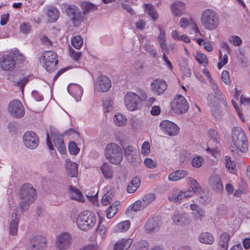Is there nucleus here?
<instances>
[{
  "instance_id": "obj_1",
  "label": "nucleus",
  "mask_w": 250,
  "mask_h": 250,
  "mask_svg": "<svg viewBox=\"0 0 250 250\" xmlns=\"http://www.w3.org/2000/svg\"><path fill=\"white\" fill-rule=\"evenodd\" d=\"M231 140L232 144L231 148H235L236 150L246 153L248 151V142L243 129L240 127H234L231 130Z\"/></svg>"
},
{
  "instance_id": "obj_2",
  "label": "nucleus",
  "mask_w": 250,
  "mask_h": 250,
  "mask_svg": "<svg viewBox=\"0 0 250 250\" xmlns=\"http://www.w3.org/2000/svg\"><path fill=\"white\" fill-rule=\"evenodd\" d=\"M146 99L145 92H141L139 96L133 92H128L125 96L124 104L128 110L134 111L141 109L143 107L142 102Z\"/></svg>"
},
{
  "instance_id": "obj_3",
  "label": "nucleus",
  "mask_w": 250,
  "mask_h": 250,
  "mask_svg": "<svg viewBox=\"0 0 250 250\" xmlns=\"http://www.w3.org/2000/svg\"><path fill=\"white\" fill-rule=\"evenodd\" d=\"M20 197L21 202L20 206L23 212L28 209L30 205L33 203L36 197V190L30 184H24L21 188Z\"/></svg>"
},
{
  "instance_id": "obj_4",
  "label": "nucleus",
  "mask_w": 250,
  "mask_h": 250,
  "mask_svg": "<svg viewBox=\"0 0 250 250\" xmlns=\"http://www.w3.org/2000/svg\"><path fill=\"white\" fill-rule=\"evenodd\" d=\"M97 222L95 214L90 211H84L77 217L76 223L78 228L83 230H87L93 228Z\"/></svg>"
},
{
  "instance_id": "obj_5",
  "label": "nucleus",
  "mask_w": 250,
  "mask_h": 250,
  "mask_svg": "<svg viewBox=\"0 0 250 250\" xmlns=\"http://www.w3.org/2000/svg\"><path fill=\"white\" fill-rule=\"evenodd\" d=\"M201 22L205 29L213 30L216 29L219 24V17L215 11L207 9L201 14Z\"/></svg>"
},
{
  "instance_id": "obj_6",
  "label": "nucleus",
  "mask_w": 250,
  "mask_h": 250,
  "mask_svg": "<svg viewBox=\"0 0 250 250\" xmlns=\"http://www.w3.org/2000/svg\"><path fill=\"white\" fill-rule=\"evenodd\" d=\"M104 156L110 163L118 165L123 160V152L120 146L116 143L106 145L104 151Z\"/></svg>"
},
{
  "instance_id": "obj_7",
  "label": "nucleus",
  "mask_w": 250,
  "mask_h": 250,
  "mask_svg": "<svg viewBox=\"0 0 250 250\" xmlns=\"http://www.w3.org/2000/svg\"><path fill=\"white\" fill-rule=\"evenodd\" d=\"M41 63L47 71H54L56 69L58 64L57 54L51 51L43 53L41 57Z\"/></svg>"
},
{
  "instance_id": "obj_8",
  "label": "nucleus",
  "mask_w": 250,
  "mask_h": 250,
  "mask_svg": "<svg viewBox=\"0 0 250 250\" xmlns=\"http://www.w3.org/2000/svg\"><path fill=\"white\" fill-rule=\"evenodd\" d=\"M73 242L71 234L67 232H62L56 237L55 247L58 250H67Z\"/></svg>"
},
{
  "instance_id": "obj_9",
  "label": "nucleus",
  "mask_w": 250,
  "mask_h": 250,
  "mask_svg": "<svg viewBox=\"0 0 250 250\" xmlns=\"http://www.w3.org/2000/svg\"><path fill=\"white\" fill-rule=\"evenodd\" d=\"M171 107L173 112L178 114H183L187 112L189 106L185 98L177 94L171 103Z\"/></svg>"
},
{
  "instance_id": "obj_10",
  "label": "nucleus",
  "mask_w": 250,
  "mask_h": 250,
  "mask_svg": "<svg viewBox=\"0 0 250 250\" xmlns=\"http://www.w3.org/2000/svg\"><path fill=\"white\" fill-rule=\"evenodd\" d=\"M8 111L11 116L17 118L22 117L25 114L24 108L19 100H13L9 103Z\"/></svg>"
},
{
  "instance_id": "obj_11",
  "label": "nucleus",
  "mask_w": 250,
  "mask_h": 250,
  "mask_svg": "<svg viewBox=\"0 0 250 250\" xmlns=\"http://www.w3.org/2000/svg\"><path fill=\"white\" fill-rule=\"evenodd\" d=\"M159 126L162 131L170 136L177 135L180 131L179 127L175 124L167 120L162 121Z\"/></svg>"
},
{
  "instance_id": "obj_12",
  "label": "nucleus",
  "mask_w": 250,
  "mask_h": 250,
  "mask_svg": "<svg viewBox=\"0 0 250 250\" xmlns=\"http://www.w3.org/2000/svg\"><path fill=\"white\" fill-rule=\"evenodd\" d=\"M22 138L24 145L28 148L34 149L36 148L39 145V138L37 134L33 131H26L23 134Z\"/></svg>"
},
{
  "instance_id": "obj_13",
  "label": "nucleus",
  "mask_w": 250,
  "mask_h": 250,
  "mask_svg": "<svg viewBox=\"0 0 250 250\" xmlns=\"http://www.w3.org/2000/svg\"><path fill=\"white\" fill-rule=\"evenodd\" d=\"M66 11L67 15L72 20L73 24L75 26H78L83 21V17L81 11L77 7H68Z\"/></svg>"
},
{
  "instance_id": "obj_14",
  "label": "nucleus",
  "mask_w": 250,
  "mask_h": 250,
  "mask_svg": "<svg viewBox=\"0 0 250 250\" xmlns=\"http://www.w3.org/2000/svg\"><path fill=\"white\" fill-rule=\"evenodd\" d=\"M0 65L4 71H11L15 67V61L11 53L3 56L0 58Z\"/></svg>"
},
{
  "instance_id": "obj_15",
  "label": "nucleus",
  "mask_w": 250,
  "mask_h": 250,
  "mask_svg": "<svg viewBox=\"0 0 250 250\" xmlns=\"http://www.w3.org/2000/svg\"><path fill=\"white\" fill-rule=\"evenodd\" d=\"M209 186L216 193H221L224 190L222 181L218 175H213L209 178Z\"/></svg>"
},
{
  "instance_id": "obj_16",
  "label": "nucleus",
  "mask_w": 250,
  "mask_h": 250,
  "mask_svg": "<svg viewBox=\"0 0 250 250\" xmlns=\"http://www.w3.org/2000/svg\"><path fill=\"white\" fill-rule=\"evenodd\" d=\"M111 86V82L108 78L101 76L98 78L95 84V89L100 92H106Z\"/></svg>"
},
{
  "instance_id": "obj_17",
  "label": "nucleus",
  "mask_w": 250,
  "mask_h": 250,
  "mask_svg": "<svg viewBox=\"0 0 250 250\" xmlns=\"http://www.w3.org/2000/svg\"><path fill=\"white\" fill-rule=\"evenodd\" d=\"M30 243L35 250H44L46 247L47 240L42 235H36L31 239Z\"/></svg>"
},
{
  "instance_id": "obj_18",
  "label": "nucleus",
  "mask_w": 250,
  "mask_h": 250,
  "mask_svg": "<svg viewBox=\"0 0 250 250\" xmlns=\"http://www.w3.org/2000/svg\"><path fill=\"white\" fill-rule=\"evenodd\" d=\"M67 91L77 102L81 100L83 94V90L80 85L76 83L69 84L67 86Z\"/></svg>"
},
{
  "instance_id": "obj_19",
  "label": "nucleus",
  "mask_w": 250,
  "mask_h": 250,
  "mask_svg": "<svg viewBox=\"0 0 250 250\" xmlns=\"http://www.w3.org/2000/svg\"><path fill=\"white\" fill-rule=\"evenodd\" d=\"M133 243L131 238H122L118 240L114 245L113 250H128Z\"/></svg>"
},
{
  "instance_id": "obj_20",
  "label": "nucleus",
  "mask_w": 250,
  "mask_h": 250,
  "mask_svg": "<svg viewBox=\"0 0 250 250\" xmlns=\"http://www.w3.org/2000/svg\"><path fill=\"white\" fill-rule=\"evenodd\" d=\"M42 11L48 17L49 20L51 22H55L59 17V11L56 8L50 6H45Z\"/></svg>"
},
{
  "instance_id": "obj_21",
  "label": "nucleus",
  "mask_w": 250,
  "mask_h": 250,
  "mask_svg": "<svg viewBox=\"0 0 250 250\" xmlns=\"http://www.w3.org/2000/svg\"><path fill=\"white\" fill-rule=\"evenodd\" d=\"M65 167L66 169L67 174L72 177H75L78 174V165L72 162L69 159L65 160Z\"/></svg>"
},
{
  "instance_id": "obj_22",
  "label": "nucleus",
  "mask_w": 250,
  "mask_h": 250,
  "mask_svg": "<svg viewBox=\"0 0 250 250\" xmlns=\"http://www.w3.org/2000/svg\"><path fill=\"white\" fill-rule=\"evenodd\" d=\"M171 12L176 17L182 15L185 11L186 6L184 2L176 0L171 5Z\"/></svg>"
},
{
  "instance_id": "obj_23",
  "label": "nucleus",
  "mask_w": 250,
  "mask_h": 250,
  "mask_svg": "<svg viewBox=\"0 0 250 250\" xmlns=\"http://www.w3.org/2000/svg\"><path fill=\"white\" fill-rule=\"evenodd\" d=\"M113 122L114 125L118 127L125 126L127 122L126 116L123 113L118 112L113 117Z\"/></svg>"
},
{
  "instance_id": "obj_24",
  "label": "nucleus",
  "mask_w": 250,
  "mask_h": 250,
  "mask_svg": "<svg viewBox=\"0 0 250 250\" xmlns=\"http://www.w3.org/2000/svg\"><path fill=\"white\" fill-rule=\"evenodd\" d=\"M100 170L105 179H111L113 178V167L108 162L104 163L100 167Z\"/></svg>"
},
{
  "instance_id": "obj_25",
  "label": "nucleus",
  "mask_w": 250,
  "mask_h": 250,
  "mask_svg": "<svg viewBox=\"0 0 250 250\" xmlns=\"http://www.w3.org/2000/svg\"><path fill=\"white\" fill-rule=\"evenodd\" d=\"M12 217L9 223V233L10 235L16 236L18 234L19 220L16 213L12 215Z\"/></svg>"
},
{
  "instance_id": "obj_26",
  "label": "nucleus",
  "mask_w": 250,
  "mask_h": 250,
  "mask_svg": "<svg viewBox=\"0 0 250 250\" xmlns=\"http://www.w3.org/2000/svg\"><path fill=\"white\" fill-rule=\"evenodd\" d=\"M173 222L177 225L184 226L188 223L185 214L175 212L172 217Z\"/></svg>"
},
{
  "instance_id": "obj_27",
  "label": "nucleus",
  "mask_w": 250,
  "mask_h": 250,
  "mask_svg": "<svg viewBox=\"0 0 250 250\" xmlns=\"http://www.w3.org/2000/svg\"><path fill=\"white\" fill-rule=\"evenodd\" d=\"M198 194L199 201L202 204L207 205L211 201V193L209 191L202 190Z\"/></svg>"
},
{
  "instance_id": "obj_28",
  "label": "nucleus",
  "mask_w": 250,
  "mask_h": 250,
  "mask_svg": "<svg viewBox=\"0 0 250 250\" xmlns=\"http://www.w3.org/2000/svg\"><path fill=\"white\" fill-rule=\"evenodd\" d=\"M53 142L55 146L61 153L63 154L65 152L66 148L63 139L61 136L58 135H54Z\"/></svg>"
},
{
  "instance_id": "obj_29",
  "label": "nucleus",
  "mask_w": 250,
  "mask_h": 250,
  "mask_svg": "<svg viewBox=\"0 0 250 250\" xmlns=\"http://www.w3.org/2000/svg\"><path fill=\"white\" fill-rule=\"evenodd\" d=\"M198 239L201 243L208 245H211L214 241L213 235L207 232L201 233L198 237Z\"/></svg>"
},
{
  "instance_id": "obj_30",
  "label": "nucleus",
  "mask_w": 250,
  "mask_h": 250,
  "mask_svg": "<svg viewBox=\"0 0 250 250\" xmlns=\"http://www.w3.org/2000/svg\"><path fill=\"white\" fill-rule=\"evenodd\" d=\"M130 227V222L128 220L124 221L118 223L114 228L115 233L124 232L126 231Z\"/></svg>"
},
{
  "instance_id": "obj_31",
  "label": "nucleus",
  "mask_w": 250,
  "mask_h": 250,
  "mask_svg": "<svg viewBox=\"0 0 250 250\" xmlns=\"http://www.w3.org/2000/svg\"><path fill=\"white\" fill-rule=\"evenodd\" d=\"M230 236L227 232H223L219 237V245L223 250H227Z\"/></svg>"
},
{
  "instance_id": "obj_32",
  "label": "nucleus",
  "mask_w": 250,
  "mask_h": 250,
  "mask_svg": "<svg viewBox=\"0 0 250 250\" xmlns=\"http://www.w3.org/2000/svg\"><path fill=\"white\" fill-rule=\"evenodd\" d=\"M187 174L186 171L177 170L169 175L168 179L171 181H176L184 178Z\"/></svg>"
},
{
  "instance_id": "obj_33",
  "label": "nucleus",
  "mask_w": 250,
  "mask_h": 250,
  "mask_svg": "<svg viewBox=\"0 0 250 250\" xmlns=\"http://www.w3.org/2000/svg\"><path fill=\"white\" fill-rule=\"evenodd\" d=\"M187 179L189 184V188L191 189L190 190L191 192L198 193L202 190V188L195 179L192 177H188Z\"/></svg>"
},
{
  "instance_id": "obj_34",
  "label": "nucleus",
  "mask_w": 250,
  "mask_h": 250,
  "mask_svg": "<svg viewBox=\"0 0 250 250\" xmlns=\"http://www.w3.org/2000/svg\"><path fill=\"white\" fill-rule=\"evenodd\" d=\"M181 70L183 72L184 75L187 77H189L191 75V70L188 67V60L186 59H182L179 63Z\"/></svg>"
},
{
  "instance_id": "obj_35",
  "label": "nucleus",
  "mask_w": 250,
  "mask_h": 250,
  "mask_svg": "<svg viewBox=\"0 0 250 250\" xmlns=\"http://www.w3.org/2000/svg\"><path fill=\"white\" fill-rule=\"evenodd\" d=\"M140 183V180L137 178H135L132 179L127 186V192L129 193H134L139 187Z\"/></svg>"
},
{
  "instance_id": "obj_36",
  "label": "nucleus",
  "mask_w": 250,
  "mask_h": 250,
  "mask_svg": "<svg viewBox=\"0 0 250 250\" xmlns=\"http://www.w3.org/2000/svg\"><path fill=\"white\" fill-rule=\"evenodd\" d=\"M103 108L104 113L107 114L114 111V103L112 100H104L103 101Z\"/></svg>"
},
{
  "instance_id": "obj_37",
  "label": "nucleus",
  "mask_w": 250,
  "mask_h": 250,
  "mask_svg": "<svg viewBox=\"0 0 250 250\" xmlns=\"http://www.w3.org/2000/svg\"><path fill=\"white\" fill-rule=\"evenodd\" d=\"M135 148L131 146H128L125 149V155L128 161L130 163H133L135 160V154H133L135 151Z\"/></svg>"
},
{
  "instance_id": "obj_38",
  "label": "nucleus",
  "mask_w": 250,
  "mask_h": 250,
  "mask_svg": "<svg viewBox=\"0 0 250 250\" xmlns=\"http://www.w3.org/2000/svg\"><path fill=\"white\" fill-rule=\"evenodd\" d=\"M209 105L211 106V111L213 116L217 119L220 120L222 118V114L218 105L209 102Z\"/></svg>"
},
{
  "instance_id": "obj_39",
  "label": "nucleus",
  "mask_w": 250,
  "mask_h": 250,
  "mask_svg": "<svg viewBox=\"0 0 250 250\" xmlns=\"http://www.w3.org/2000/svg\"><path fill=\"white\" fill-rule=\"evenodd\" d=\"M190 208L194 211V214L197 219L201 220L202 218L204 216V211L196 204H191L190 206Z\"/></svg>"
},
{
  "instance_id": "obj_40",
  "label": "nucleus",
  "mask_w": 250,
  "mask_h": 250,
  "mask_svg": "<svg viewBox=\"0 0 250 250\" xmlns=\"http://www.w3.org/2000/svg\"><path fill=\"white\" fill-rule=\"evenodd\" d=\"M156 227V219L152 217L149 219L145 225V229L147 232H151L155 229Z\"/></svg>"
},
{
  "instance_id": "obj_41",
  "label": "nucleus",
  "mask_w": 250,
  "mask_h": 250,
  "mask_svg": "<svg viewBox=\"0 0 250 250\" xmlns=\"http://www.w3.org/2000/svg\"><path fill=\"white\" fill-rule=\"evenodd\" d=\"M69 194L71 198L80 201L82 200L83 196L81 192L75 187H70Z\"/></svg>"
},
{
  "instance_id": "obj_42",
  "label": "nucleus",
  "mask_w": 250,
  "mask_h": 250,
  "mask_svg": "<svg viewBox=\"0 0 250 250\" xmlns=\"http://www.w3.org/2000/svg\"><path fill=\"white\" fill-rule=\"evenodd\" d=\"M155 194L154 193H147L145 194L142 198V202L144 207L146 208L150 203L155 199Z\"/></svg>"
},
{
  "instance_id": "obj_43",
  "label": "nucleus",
  "mask_w": 250,
  "mask_h": 250,
  "mask_svg": "<svg viewBox=\"0 0 250 250\" xmlns=\"http://www.w3.org/2000/svg\"><path fill=\"white\" fill-rule=\"evenodd\" d=\"M130 125L132 128L137 131L142 128V123L139 119L136 117H131L130 119Z\"/></svg>"
},
{
  "instance_id": "obj_44",
  "label": "nucleus",
  "mask_w": 250,
  "mask_h": 250,
  "mask_svg": "<svg viewBox=\"0 0 250 250\" xmlns=\"http://www.w3.org/2000/svg\"><path fill=\"white\" fill-rule=\"evenodd\" d=\"M97 9L96 5L88 2H84L83 5V13L85 14L92 12Z\"/></svg>"
},
{
  "instance_id": "obj_45",
  "label": "nucleus",
  "mask_w": 250,
  "mask_h": 250,
  "mask_svg": "<svg viewBox=\"0 0 250 250\" xmlns=\"http://www.w3.org/2000/svg\"><path fill=\"white\" fill-rule=\"evenodd\" d=\"M102 222V220H100L98 223V226L96 229V231L100 235L102 239H104L105 237L107 232V228L104 225H101Z\"/></svg>"
},
{
  "instance_id": "obj_46",
  "label": "nucleus",
  "mask_w": 250,
  "mask_h": 250,
  "mask_svg": "<svg viewBox=\"0 0 250 250\" xmlns=\"http://www.w3.org/2000/svg\"><path fill=\"white\" fill-rule=\"evenodd\" d=\"M192 196L191 191L190 190L182 191L178 190V193L177 196V204H179L181 202L182 200L185 198H188Z\"/></svg>"
},
{
  "instance_id": "obj_47",
  "label": "nucleus",
  "mask_w": 250,
  "mask_h": 250,
  "mask_svg": "<svg viewBox=\"0 0 250 250\" xmlns=\"http://www.w3.org/2000/svg\"><path fill=\"white\" fill-rule=\"evenodd\" d=\"M113 196L114 195L112 192H107L102 198L101 203L102 205L104 206H107L110 204L113 200Z\"/></svg>"
},
{
  "instance_id": "obj_48",
  "label": "nucleus",
  "mask_w": 250,
  "mask_h": 250,
  "mask_svg": "<svg viewBox=\"0 0 250 250\" xmlns=\"http://www.w3.org/2000/svg\"><path fill=\"white\" fill-rule=\"evenodd\" d=\"M83 42V39L80 36H76L71 39V44L76 49L81 48Z\"/></svg>"
},
{
  "instance_id": "obj_49",
  "label": "nucleus",
  "mask_w": 250,
  "mask_h": 250,
  "mask_svg": "<svg viewBox=\"0 0 250 250\" xmlns=\"http://www.w3.org/2000/svg\"><path fill=\"white\" fill-rule=\"evenodd\" d=\"M167 83L163 80H157V95L162 94L167 89Z\"/></svg>"
},
{
  "instance_id": "obj_50",
  "label": "nucleus",
  "mask_w": 250,
  "mask_h": 250,
  "mask_svg": "<svg viewBox=\"0 0 250 250\" xmlns=\"http://www.w3.org/2000/svg\"><path fill=\"white\" fill-rule=\"evenodd\" d=\"M118 203L116 202V204H112L108 208L106 216L108 219L112 218L117 213L118 208H117Z\"/></svg>"
},
{
  "instance_id": "obj_51",
  "label": "nucleus",
  "mask_w": 250,
  "mask_h": 250,
  "mask_svg": "<svg viewBox=\"0 0 250 250\" xmlns=\"http://www.w3.org/2000/svg\"><path fill=\"white\" fill-rule=\"evenodd\" d=\"M145 12L154 21L156 20L155 10L154 7L150 4H145L144 5Z\"/></svg>"
},
{
  "instance_id": "obj_52",
  "label": "nucleus",
  "mask_w": 250,
  "mask_h": 250,
  "mask_svg": "<svg viewBox=\"0 0 250 250\" xmlns=\"http://www.w3.org/2000/svg\"><path fill=\"white\" fill-rule=\"evenodd\" d=\"M10 53L13 57V59L14 60L15 58L19 62H22L25 60L24 56L20 53L18 49H13Z\"/></svg>"
},
{
  "instance_id": "obj_53",
  "label": "nucleus",
  "mask_w": 250,
  "mask_h": 250,
  "mask_svg": "<svg viewBox=\"0 0 250 250\" xmlns=\"http://www.w3.org/2000/svg\"><path fill=\"white\" fill-rule=\"evenodd\" d=\"M150 152V146L147 141H145L141 148V153L143 156H147Z\"/></svg>"
},
{
  "instance_id": "obj_54",
  "label": "nucleus",
  "mask_w": 250,
  "mask_h": 250,
  "mask_svg": "<svg viewBox=\"0 0 250 250\" xmlns=\"http://www.w3.org/2000/svg\"><path fill=\"white\" fill-rule=\"evenodd\" d=\"M20 31L22 34L27 35L31 31V26L29 22H22L20 26Z\"/></svg>"
},
{
  "instance_id": "obj_55",
  "label": "nucleus",
  "mask_w": 250,
  "mask_h": 250,
  "mask_svg": "<svg viewBox=\"0 0 250 250\" xmlns=\"http://www.w3.org/2000/svg\"><path fill=\"white\" fill-rule=\"evenodd\" d=\"M145 208V207H144L142 201L140 200L136 201L130 206V209L133 211L143 210Z\"/></svg>"
},
{
  "instance_id": "obj_56",
  "label": "nucleus",
  "mask_w": 250,
  "mask_h": 250,
  "mask_svg": "<svg viewBox=\"0 0 250 250\" xmlns=\"http://www.w3.org/2000/svg\"><path fill=\"white\" fill-rule=\"evenodd\" d=\"M158 28L160 31V34L159 35L158 39L159 40V42L160 45L161 44L166 43L167 41L165 37V31L164 28L162 26L160 25L159 26Z\"/></svg>"
},
{
  "instance_id": "obj_57",
  "label": "nucleus",
  "mask_w": 250,
  "mask_h": 250,
  "mask_svg": "<svg viewBox=\"0 0 250 250\" xmlns=\"http://www.w3.org/2000/svg\"><path fill=\"white\" fill-rule=\"evenodd\" d=\"M69 55L75 61L79 62L81 57L82 53L81 52L76 51L72 48H69Z\"/></svg>"
},
{
  "instance_id": "obj_58",
  "label": "nucleus",
  "mask_w": 250,
  "mask_h": 250,
  "mask_svg": "<svg viewBox=\"0 0 250 250\" xmlns=\"http://www.w3.org/2000/svg\"><path fill=\"white\" fill-rule=\"evenodd\" d=\"M196 60L200 64L204 63L205 65L208 63V59L206 56L202 53L197 52Z\"/></svg>"
},
{
  "instance_id": "obj_59",
  "label": "nucleus",
  "mask_w": 250,
  "mask_h": 250,
  "mask_svg": "<svg viewBox=\"0 0 250 250\" xmlns=\"http://www.w3.org/2000/svg\"><path fill=\"white\" fill-rule=\"evenodd\" d=\"M68 149L70 153L72 155H76L80 151V148L77 146L76 144L72 142H70L68 146Z\"/></svg>"
},
{
  "instance_id": "obj_60",
  "label": "nucleus",
  "mask_w": 250,
  "mask_h": 250,
  "mask_svg": "<svg viewBox=\"0 0 250 250\" xmlns=\"http://www.w3.org/2000/svg\"><path fill=\"white\" fill-rule=\"evenodd\" d=\"M204 162V159L201 156H197L194 158L191 161V164L193 167H199Z\"/></svg>"
},
{
  "instance_id": "obj_61",
  "label": "nucleus",
  "mask_w": 250,
  "mask_h": 250,
  "mask_svg": "<svg viewBox=\"0 0 250 250\" xmlns=\"http://www.w3.org/2000/svg\"><path fill=\"white\" fill-rule=\"evenodd\" d=\"M147 243L146 241H141L133 245V250H147Z\"/></svg>"
},
{
  "instance_id": "obj_62",
  "label": "nucleus",
  "mask_w": 250,
  "mask_h": 250,
  "mask_svg": "<svg viewBox=\"0 0 250 250\" xmlns=\"http://www.w3.org/2000/svg\"><path fill=\"white\" fill-rule=\"evenodd\" d=\"M178 193V189L174 188L172 190L168 193V199L170 201H173L174 203L177 202V196Z\"/></svg>"
},
{
  "instance_id": "obj_63",
  "label": "nucleus",
  "mask_w": 250,
  "mask_h": 250,
  "mask_svg": "<svg viewBox=\"0 0 250 250\" xmlns=\"http://www.w3.org/2000/svg\"><path fill=\"white\" fill-rule=\"evenodd\" d=\"M229 42L233 43L234 46H239L241 44L242 41L241 38L236 35L232 36L229 39Z\"/></svg>"
},
{
  "instance_id": "obj_64",
  "label": "nucleus",
  "mask_w": 250,
  "mask_h": 250,
  "mask_svg": "<svg viewBox=\"0 0 250 250\" xmlns=\"http://www.w3.org/2000/svg\"><path fill=\"white\" fill-rule=\"evenodd\" d=\"M66 134L69 136H71L72 138L75 140H77L80 138L79 134L74 129L71 128L66 132Z\"/></svg>"
}]
</instances>
